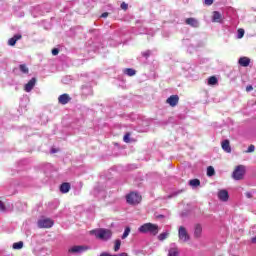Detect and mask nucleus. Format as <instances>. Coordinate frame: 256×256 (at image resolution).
<instances>
[{"label":"nucleus","mask_w":256,"mask_h":256,"mask_svg":"<svg viewBox=\"0 0 256 256\" xmlns=\"http://www.w3.org/2000/svg\"><path fill=\"white\" fill-rule=\"evenodd\" d=\"M19 39H21V34L14 35L8 40V45H10V47H13L17 43V41H19Z\"/></svg>","instance_id":"2eb2a0df"},{"label":"nucleus","mask_w":256,"mask_h":256,"mask_svg":"<svg viewBox=\"0 0 256 256\" xmlns=\"http://www.w3.org/2000/svg\"><path fill=\"white\" fill-rule=\"evenodd\" d=\"M166 102L170 107H175L177 106V103H179V96L178 95H172L170 96Z\"/></svg>","instance_id":"9b49d317"},{"label":"nucleus","mask_w":256,"mask_h":256,"mask_svg":"<svg viewBox=\"0 0 256 256\" xmlns=\"http://www.w3.org/2000/svg\"><path fill=\"white\" fill-rule=\"evenodd\" d=\"M251 243L256 244V236L251 238Z\"/></svg>","instance_id":"37998d69"},{"label":"nucleus","mask_w":256,"mask_h":256,"mask_svg":"<svg viewBox=\"0 0 256 256\" xmlns=\"http://www.w3.org/2000/svg\"><path fill=\"white\" fill-rule=\"evenodd\" d=\"M168 256H179V250L177 248H170Z\"/></svg>","instance_id":"4be33fe9"},{"label":"nucleus","mask_w":256,"mask_h":256,"mask_svg":"<svg viewBox=\"0 0 256 256\" xmlns=\"http://www.w3.org/2000/svg\"><path fill=\"white\" fill-rule=\"evenodd\" d=\"M124 75H128V77H133L136 75L137 71H135V69L132 68H126L123 71Z\"/></svg>","instance_id":"aec40b11"},{"label":"nucleus","mask_w":256,"mask_h":256,"mask_svg":"<svg viewBox=\"0 0 256 256\" xmlns=\"http://www.w3.org/2000/svg\"><path fill=\"white\" fill-rule=\"evenodd\" d=\"M53 224H54L53 220H51L49 218H44V219L38 220V227L40 229H49Z\"/></svg>","instance_id":"423d86ee"},{"label":"nucleus","mask_w":256,"mask_h":256,"mask_svg":"<svg viewBox=\"0 0 256 256\" xmlns=\"http://www.w3.org/2000/svg\"><path fill=\"white\" fill-rule=\"evenodd\" d=\"M52 55H59V49H57V48H54L53 50H52Z\"/></svg>","instance_id":"c9c22d12"},{"label":"nucleus","mask_w":256,"mask_h":256,"mask_svg":"<svg viewBox=\"0 0 256 256\" xmlns=\"http://www.w3.org/2000/svg\"><path fill=\"white\" fill-rule=\"evenodd\" d=\"M12 247L16 250L23 249V241L15 242Z\"/></svg>","instance_id":"a878e982"},{"label":"nucleus","mask_w":256,"mask_h":256,"mask_svg":"<svg viewBox=\"0 0 256 256\" xmlns=\"http://www.w3.org/2000/svg\"><path fill=\"white\" fill-rule=\"evenodd\" d=\"M19 69H20L21 73H24V74L29 73V68H27V65H25V64H20Z\"/></svg>","instance_id":"b1692460"},{"label":"nucleus","mask_w":256,"mask_h":256,"mask_svg":"<svg viewBox=\"0 0 256 256\" xmlns=\"http://www.w3.org/2000/svg\"><path fill=\"white\" fill-rule=\"evenodd\" d=\"M218 198L220 201H229V192L227 190H220L218 192Z\"/></svg>","instance_id":"ddd939ff"},{"label":"nucleus","mask_w":256,"mask_h":256,"mask_svg":"<svg viewBox=\"0 0 256 256\" xmlns=\"http://www.w3.org/2000/svg\"><path fill=\"white\" fill-rule=\"evenodd\" d=\"M39 9H40V7L39 6H37L36 8H34V10H33V14L35 13V12H37V11H39Z\"/></svg>","instance_id":"c03bdc74"},{"label":"nucleus","mask_w":256,"mask_h":256,"mask_svg":"<svg viewBox=\"0 0 256 256\" xmlns=\"http://www.w3.org/2000/svg\"><path fill=\"white\" fill-rule=\"evenodd\" d=\"M169 237V232H163L158 236L159 241H165Z\"/></svg>","instance_id":"bb28decb"},{"label":"nucleus","mask_w":256,"mask_h":256,"mask_svg":"<svg viewBox=\"0 0 256 256\" xmlns=\"http://www.w3.org/2000/svg\"><path fill=\"white\" fill-rule=\"evenodd\" d=\"M222 149L225 151V153H231V145L229 140L222 141Z\"/></svg>","instance_id":"f3484780"},{"label":"nucleus","mask_w":256,"mask_h":256,"mask_svg":"<svg viewBox=\"0 0 256 256\" xmlns=\"http://www.w3.org/2000/svg\"><path fill=\"white\" fill-rule=\"evenodd\" d=\"M201 233H203V228L200 224H196L194 228V237L199 239V237H201Z\"/></svg>","instance_id":"dca6fc26"},{"label":"nucleus","mask_w":256,"mask_h":256,"mask_svg":"<svg viewBox=\"0 0 256 256\" xmlns=\"http://www.w3.org/2000/svg\"><path fill=\"white\" fill-rule=\"evenodd\" d=\"M91 235H95L96 239H100V241H109L111 237H113V232L109 229L99 228L96 230L90 231Z\"/></svg>","instance_id":"f257e3e1"},{"label":"nucleus","mask_w":256,"mask_h":256,"mask_svg":"<svg viewBox=\"0 0 256 256\" xmlns=\"http://www.w3.org/2000/svg\"><path fill=\"white\" fill-rule=\"evenodd\" d=\"M71 101V96L69 94H62L58 97V102L60 105H67Z\"/></svg>","instance_id":"f8f14e48"},{"label":"nucleus","mask_w":256,"mask_h":256,"mask_svg":"<svg viewBox=\"0 0 256 256\" xmlns=\"http://www.w3.org/2000/svg\"><path fill=\"white\" fill-rule=\"evenodd\" d=\"M68 251H69V253L77 255L79 253H84V251H87V247H85V246H72Z\"/></svg>","instance_id":"6e6552de"},{"label":"nucleus","mask_w":256,"mask_h":256,"mask_svg":"<svg viewBox=\"0 0 256 256\" xmlns=\"http://www.w3.org/2000/svg\"><path fill=\"white\" fill-rule=\"evenodd\" d=\"M178 237L180 241H183L184 243H187V241L191 239V236H189L187 229L183 226H180L178 229Z\"/></svg>","instance_id":"39448f33"},{"label":"nucleus","mask_w":256,"mask_h":256,"mask_svg":"<svg viewBox=\"0 0 256 256\" xmlns=\"http://www.w3.org/2000/svg\"><path fill=\"white\" fill-rule=\"evenodd\" d=\"M101 17H103V18L105 19V18L109 17V13L104 12V13L101 15Z\"/></svg>","instance_id":"ea45409f"},{"label":"nucleus","mask_w":256,"mask_h":256,"mask_svg":"<svg viewBox=\"0 0 256 256\" xmlns=\"http://www.w3.org/2000/svg\"><path fill=\"white\" fill-rule=\"evenodd\" d=\"M129 233H131V228L126 227L125 230H124V233L122 235V239H127V237H129Z\"/></svg>","instance_id":"cd10ccee"},{"label":"nucleus","mask_w":256,"mask_h":256,"mask_svg":"<svg viewBox=\"0 0 256 256\" xmlns=\"http://www.w3.org/2000/svg\"><path fill=\"white\" fill-rule=\"evenodd\" d=\"M124 143H131V134L126 133L123 138Z\"/></svg>","instance_id":"c756f323"},{"label":"nucleus","mask_w":256,"mask_h":256,"mask_svg":"<svg viewBox=\"0 0 256 256\" xmlns=\"http://www.w3.org/2000/svg\"><path fill=\"white\" fill-rule=\"evenodd\" d=\"M121 249V241L119 239H117L115 241V246H114V251L117 252Z\"/></svg>","instance_id":"c85d7f7f"},{"label":"nucleus","mask_w":256,"mask_h":256,"mask_svg":"<svg viewBox=\"0 0 256 256\" xmlns=\"http://www.w3.org/2000/svg\"><path fill=\"white\" fill-rule=\"evenodd\" d=\"M253 151H255V145H250L249 147H248V149H247V153H253Z\"/></svg>","instance_id":"473e14b6"},{"label":"nucleus","mask_w":256,"mask_h":256,"mask_svg":"<svg viewBox=\"0 0 256 256\" xmlns=\"http://www.w3.org/2000/svg\"><path fill=\"white\" fill-rule=\"evenodd\" d=\"M238 63L239 65H241V67H249V64L251 63V59H249L248 57H241Z\"/></svg>","instance_id":"4468645a"},{"label":"nucleus","mask_w":256,"mask_h":256,"mask_svg":"<svg viewBox=\"0 0 256 256\" xmlns=\"http://www.w3.org/2000/svg\"><path fill=\"white\" fill-rule=\"evenodd\" d=\"M138 231L139 233H149V235L155 236L159 233V226L153 223H145L138 228Z\"/></svg>","instance_id":"f03ea898"},{"label":"nucleus","mask_w":256,"mask_h":256,"mask_svg":"<svg viewBox=\"0 0 256 256\" xmlns=\"http://www.w3.org/2000/svg\"><path fill=\"white\" fill-rule=\"evenodd\" d=\"M213 175H215V168H213V166H209L207 168V176L208 177H213Z\"/></svg>","instance_id":"393cba45"},{"label":"nucleus","mask_w":256,"mask_h":256,"mask_svg":"<svg viewBox=\"0 0 256 256\" xmlns=\"http://www.w3.org/2000/svg\"><path fill=\"white\" fill-rule=\"evenodd\" d=\"M243 35H245V30L238 29V34H237L238 39H243Z\"/></svg>","instance_id":"2f4dec72"},{"label":"nucleus","mask_w":256,"mask_h":256,"mask_svg":"<svg viewBox=\"0 0 256 256\" xmlns=\"http://www.w3.org/2000/svg\"><path fill=\"white\" fill-rule=\"evenodd\" d=\"M81 91L84 97H89V95H93V86L91 85V83H86L82 85Z\"/></svg>","instance_id":"0eeeda50"},{"label":"nucleus","mask_w":256,"mask_h":256,"mask_svg":"<svg viewBox=\"0 0 256 256\" xmlns=\"http://www.w3.org/2000/svg\"><path fill=\"white\" fill-rule=\"evenodd\" d=\"M185 24L189 25V27H193L194 29H197L199 27V20L193 17L187 18L185 20Z\"/></svg>","instance_id":"1a4fd4ad"},{"label":"nucleus","mask_w":256,"mask_h":256,"mask_svg":"<svg viewBox=\"0 0 256 256\" xmlns=\"http://www.w3.org/2000/svg\"><path fill=\"white\" fill-rule=\"evenodd\" d=\"M212 21L213 23H221V13H219L218 11H214Z\"/></svg>","instance_id":"6ab92c4d"},{"label":"nucleus","mask_w":256,"mask_h":256,"mask_svg":"<svg viewBox=\"0 0 256 256\" xmlns=\"http://www.w3.org/2000/svg\"><path fill=\"white\" fill-rule=\"evenodd\" d=\"M214 0H204L205 5H213Z\"/></svg>","instance_id":"4c0bfd02"},{"label":"nucleus","mask_w":256,"mask_h":256,"mask_svg":"<svg viewBox=\"0 0 256 256\" xmlns=\"http://www.w3.org/2000/svg\"><path fill=\"white\" fill-rule=\"evenodd\" d=\"M246 91H253V86L252 85H248L247 87H246Z\"/></svg>","instance_id":"58836bf2"},{"label":"nucleus","mask_w":256,"mask_h":256,"mask_svg":"<svg viewBox=\"0 0 256 256\" xmlns=\"http://www.w3.org/2000/svg\"><path fill=\"white\" fill-rule=\"evenodd\" d=\"M142 57H145V59H149V57H151V50H146L142 52Z\"/></svg>","instance_id":"7c9ffc66"},{"label":"nucleus","mask_w":256,"mask_h":256,"mask_svg":"<svg viewBox=\"0 0 256 256\" xmlns=\"http://www.w3.org/2000/svg\"><path fill=\"white\" fill-rule=\"evenodd\" d=\"M243 175H245V166L239 165L236 167V169L233 171L232 177L236 181H240V179H243Z\"/></svg>","instance_id":"20e7f679"},{"label":"nucleus","mask_w":256,"mask_h":256,"mask_svg":"<svg viewBox=\"0 0 256 256\" xmlns=\"http://www.w3.org/2000/svg\"><path fill=\"white\" fill-rule=\"evenodd\" d=\"M51 153H57V150L52 149V150H51Z\"/></svg>","instance_id":"a18cd8bd"},{"label":"nucleus","mask_w":256,"mask_h":256,"mask_svg":"<svg viewBox=\"0 0 256 256\" xmlns=\"http://www.w3.org/2000/svg\"><path fill=\"white\" fill-rule=\"evenodd\" d=\"M128 7H129V5L127 3H125V2H123L121 4V9H123L124 11H126V9H128Z\"/></svg>","instance_id":"f704fd0d"},{"label":"nucleus","mask_w":256,"mask_h":256,"mask_svg":"<svg viewBox=\"0 0 256 256\" xmlns=\"http://www.w3.org/2000/svg\"><path fill=\"white\" fill-rule=\"evenodd\" d=\"M189 185L191 187H199V185H201V181H199V179H192L189 181Z\"/></svg>","instance_id":"412c9836"},{"label":"nucleus","mask_w":256,"mask_h":256,"mask_svg":"<svg viewBox=\"0 0 256 256\" xmlns=\"http://www.w3.org/2000/svg\"><path fill=\"white\" fill-rule=\"evenodd\" d=\"M126 201L129 205H138V203H141V195L137 192H132L126 196Z\"/></svg>","instance_id":"7ed1b4c3"},{"label":"nucleus","mask_w":256,"mask_h":256,"mask_svg":"<svg viewBox=\"0 0 256 256\" xmlns=\"http://www.w3.org/2000/svg\"><path fill=\"white\" fill-rule=\"evenodd\" d=\"M114 256H128V255H127V253L122 252V253H120V254H114Z\"/></svg>","instance_id":"a19ab883"},{"label":"nucleus","mask_w":256,"mask_h":256,"mask_svg":"<svg viewBox=\"0 0 256 256\" xmlns=\"http://www.w3.org/2000/svg\"><path fill=\"white\" fill-rule=\"evenodd\" d=\"M218 80L217 77L211 76L208 78V85H217Z\"/></svg>","instance_id":"5701e85b"},{"label":"nucleus","mask_w":256,"mask_h":256,"mask_svg":"<svg viewBox=\"0 0 256 256\" xmlns=\"http://www.w3.org/2000/svg\"><path fill=\"white\" fill-rule=\"evenodd\" d=\"M35 83H37L36 78L30 79L29 82L25 85L24 91H26V93H31V91H33V87H35Z\"/></svg>","instance_id":"9d476101"},{"label":"nucleus","mask_w":256,"mask_h":256,"mask_svg":"<svg viewBox=\"0 0 256 256\" xmlns=\"http://www.w3.org/2000/svg\"><path fill=\"white\" fill-rule=\"evenodd\" d=\"M245 195H246L247 199H252L253 198V191L246 192Z\"/></svg>","instance_id":"72a5a7b5"},{"label":"nucleus","mask_w":256,"mask_h":256,"mask_svg":"<svg viewBox=\"0 0 256 256\" xmlns=\"http://www.w3.org/2000/svg\"><path fill=\"white\" fill-rule=\"evenodd\" d=\"M156 218H157V219H164V218H165V215H161V214H160V215H156Z\"/></svg>","instance_id":"79ce46f5"},{"label":"nucleus","mask_w":256,"mask_h":256,"mask_svg":"<svg viewBox=\"0 0 256 256\" xmlns=\"http://www.w3.org/2000/svg\"><path fill=\"white\" fill-rule=\"evenodd\" d=\"M70 189H71V185L67 182L62 183L60 186L61 193H69Z\"/></svg>","instance_id":"a211bd4d"},{"label":"nucleus","mask_w":256,"mask_h":256,"mask_svg":"<svg viewBox=\"0 0 256 256\" xmlns=\"http://www.w3.org/2000/svg\"><path fill=\"white\" fill-rule=\"evenodd\" d=\"M0 211H5V204L0 200Z\"/></svg>","instance_id":"e433bc0d"}]
</instances>
